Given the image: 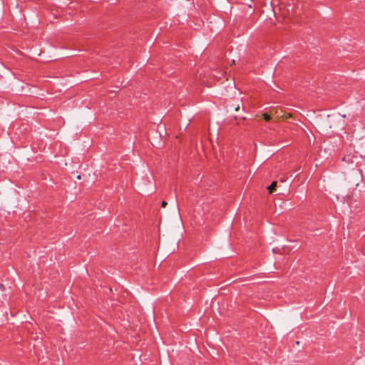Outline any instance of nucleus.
Here are the masks:
<instances>
[{"instance_id":"obj_1","label":"nucleus","mask_w":365,"mask_h":365,"mask_svg":"<svg viewBox=\"0 0 365 365\" xmlns=\"http://www.w3.org/2000/svg\"><path fill=\"white\" fill-rule=\"evenodd\" d=\"M277 186V182H273L269 186L267 187L269 193H272Z\"/></svg>"},{"instance_id":"obj_2","label":"nucleus","mask_w":365,"mask_h":365,"mask_svg":"<svg viewBox=\"0 0 365 365\" xmlns=\"http://www.w3.org/2000/svg\"><path fill=\"white\" fill-rule=\"evenodd\" d=\"M262 116L266 121H269L271 119L270 115H268L267 113H263Z\"/></svg>"},{"instance_id":"obj_6","label":"nucleus","mask_w":365,"mask_h":365,"mask_svg":"<svg viewBox=\"0 0 365 365\" xmlns=\"http://www.w3.org/2000/svg\"><path fill=\"white\" fill-rule=\"evenodd\" d=\"M4 287V285L3 284H0V288H2Z\"/></svg>"},{"instance_id":"obj_4","label":"nucleus","mask_w":365,"mask_h":365,"mask_svg":"<svg viewBox=\"0 0 365 365\" xmlns=\"http://www.w3.org/2000/svg\"><path fill=\"white\" fill-rule=\"evenodd\" d=\"M166 205H167V202H166L165 201H163V202H162V204H161V206H162L163 207H166Z\"/></svg>"},{"instance_id":"obj_5","label":"nucleus","mask_w":365,"mask_h":365,"mask_svg":"<svg viewBox=\"0 0 365 365\" xmlns=\"http://www.w3.org/2000/svg\"><path fill=\"white\" fill-rule=\"evenodd\" d=\"M239 109H240V106L238 105V106L235 108V110H236V111H237V110H239Z\"/></svg>"},{"instance_id":"obj_3","label":"nucleus","mask_w":365,"mask_h":365,"mask_svg":"<svg viewBox=\"0 0 365 365\" xmlns=\"http://www.w3.org/2000/svg\"><path fill=\"white\" fill-rule=\"evenodd\" d=\"M322 125L324 127H327V128H331V125H330V123L329 122L327 123L325 121H323V122H322Z\"/></svg>"}]
</instances>
